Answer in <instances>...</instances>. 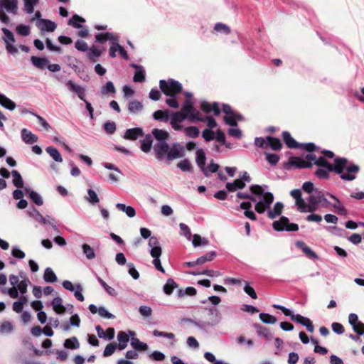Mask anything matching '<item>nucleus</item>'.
I'll return each mask as SVG.
<instances>
[{"instance_id": "61", "label": "nucleus", "mask_w": 364, "mask_h": 364, "mask_svg": "<svg viewBox=\"0 0 364 364\" xmlns=\"http://www.w3.org/2000/svg\"><path fill=\"white\" fill-rule=\"evenodd\" d=\"M153 335L155 337H165L168 339H174L175 335L173 333L162 332L158 330H154Z\"/></svg>"}, {"instance_id": "26", "label": "nucleus", "mask_w": 364, "mask_h": 364, "mask_svg": "<svg viewBox=\"0 0 364 364\" xmlns=\"http://www.w3.org/2000/svg\"><path fill=\"white\" fill-rule=\"evenodd\" d=\"M283 208L284 205L281 202L276 203L273 208L268 210V217L271 219L275 218L277 216L279 215L282 213Z\"/></svg>"}, {"instance_id": "49", "label": "nucleus", "mask_w": 364, "mask_h": 364, "mask_svg": "<svg viewBox=\"0 0 364 364\" xmlns=\"http://www.w3.org/2000/svg\"><path fill=\"white\" fill-rule=\"evenodd\" d=\"M85 20L78 16L77 14H75L72 18L69 20L68 23L72 25L73 27L80 28L82 27V25L80 23H84Z\"/></svg>"}, {"instance_id": "59", "label": "nucleus", "mask_w": 364, "mask_h": 364, "mask_svg": "<svg viewBox=\"0 0 364 364\" xmlns=\"http://www.w3.org/2000/svg\"><path fill=\"white\" fill-rule=\"evenodd\" d=\"M186 134L192 138H196L199 135V129L196 127H188L185 128Z\"/></svg>"}, {"instance_id": "19", "label": "nucleus", "mask_w": 364, "mask_h": 364, "mask_svg": "<svg viewBox=\"0 0 364 364\" xmlns=\"http://www.w3.org/2000/svg\"><path fill=\"white\" fill-rule=\"evenodd\" d=\"M143 130L139 127L128 129L124 133V138L129 140H135L143 136Z\"/></svg>"}, {"instance_id": "28", "label": "nucleus", "mask_w": 364, "mask_h": 364, "mask_svg": "<svg viewBox=\"0 0 364 364\" xmlns=\"http://www.w3.org/2000/svg\"><path fill=\"white\" fill-rule=\"evenodd\" d=\"M153 139L152 136L148 134L141 141V149L145 153H149L152 147Z\"/></svg>"}, {"instance_id": "60", "label": "nucleus", "mask_w": 364, "mask_h": 364, "mask_svg": "<svg viewBox=\"0 0 364 364\" xmlns=\"http://www.w3.org/2000/svg\"><path fill=\"white\" fill-rule=\"evenodd\" d=\"M98 314L101 317L106 318L108 319H112L115 317L112 314L109 313L104 306H100L98 308Z\"/></svg>"}, {"instance_id": "15", "label": "nucleus", "mask_w": 364, "mask_h": 364, "mask_svg": "<svg viewBox=\"0 0 364 364\" xmlns=\"http://www.w3.org/2000/svg\"><path fill=\"white\" fill-rule=\"evenodd\" d=\"M291 320L304 326L309 332H314V327L311 321L309 318L304 317L300 314H294V315L291 316Z\"/></svg>"}, {"instance_id": "1", "label": "nucleus", "mask_w": 364, "mask_h": 364, "mask_svg": "<svg viewBox=\"0 0 364 364\" xmlns=\"http://www.w3.org/2000/svg\"><path fill=\"white\" fill-rule=\"evenodd\" d=\"M316 165L333 171L344 181H353L359 171L358 166L349 162L345 158H337L334 160V164H329L323 156L317 159Z\"/></svg>"}, {"instance_id": "55", "label": "nucleus", "mask_w": 364, "mask_h": 364, "mask_svg": "<svg viewBox=\"0 0 364 364\" xmlns=\"http://www.w3.org/2000/svg\"><path fill=\"white\" fill-rule=\"evenodd\" d=\"M177 166L182 171H190L192 168L191 164L188 159L181 160L178 163Z\"/></svg>"}, {"instance_id": "62", "label": "nucleus", "mask_w": 364, "mask_h": 364, "mask_svg": "<svg viewBox=\"0 0 364 364\" xmlns=\"http://www.w3.org/2000/svg\"><path fill=\"white\" fill-rule=\"evenodd\" d=\"M224 121L225 122L226 124L230 126H237V121L235 113L226 114L224 117Z\"/></svg>"}, {"instance_id": "33", "label": "nucleus", "mask_w": 364, "mask_h": 364, "mask_svg": "<svg viewBox=\"0 0 364 364\" xmlns=\"http://www.w3.org/2000/svg\"><path fill=\"white\" fill-rule=\"evenodd\" d=\"M31 60L35 67L40 69L44 68L48 64V60L45 58H38L36 56H32L31 58Z\"/></svg>"}, {"instance_id": "50", "label": "nucleus", "mask_w": 364, "mask_h": 364, "mask_svg": "<svg viewBox=\"0 0 364 364\" xmlns=\"http://www.w3.org/2000/svg\"><path fill=\"white\" fill-rule=\"evenodd\" d=\"M64 346L67 348L77 349L80 347V344L77 338L73 337L65 341Z\"/></svg>"}, {"instance_id": "9", "label": "nucleus", "mask_w": 364, "mask_h": 364, "mask_svg": "<svg viewBox=\"0 0 364 364\" xmlns=\"http://www.w3.org/2000/svg\"><path fill=\"white\" fill-rule=\"evenodd\" d=\"M324 200V193L316 189L309 197V212L312 213L317 210V206Z\"/></svg>"}, {"instance_id": "35", "label": "nucleus", "mask_w": 364, "mask_h": 364, "mask_svg": "<svg viewBox=\"0 0 364 364\" xmlns=\"http://www.w3.org/2000/svg\"><path fill=\"white\" fill-rule=\"evenodd\" d=\"M255 328L257 333L259 336H262L268 341L272 339V335L267 328L259 325H255Z\"/></svg>"}, {"instance_id": "48", "label": "nucleus", "mask_w": 364, "mask_h": 364, "mask_svg": "<svg viewBox=\"0 0 364 364\" xmlns=\"http://www.w3.org/2000/svg\"><path fill=\"white\" fill-rule=\"evenodd\" d=\"M259 318L264 323L274 324L277 323V318L269 314L261 313L259 314Z\"/></svg>"}, {"instance_id": "22", "label": "nucleus", "mask_w": 364, "mask_h": 364, "mask_svg": "<svg viewBox=\"0 0 364 364\" xmlns=\"http://www.w3.org/2000/svg\"><path fill=\"white\" fill-rule=\"evenodd\" d=\"M117 348L120 350L125 349L129 342V335L124 331H119L117 333Z\"/></svg>"}, {"instance_id": "64", "label": "nucleus", "mask_w": 364, "mask_h": 364, "mask_svg": "<svg viewBox=\"0 0 364 364\" xmlns=\"http://www.w3.org/2000/svg\"><path fill=\"white\" fill-rule=\"evenodd\" d=\"M11 255L13 257L18 259H23L26 256L25 253L16 246L13 247L11 250Z\"/></svg>"}, {"instance_id": "29", "label": "nucleus", "mask_w": 364, "mask_h": 364, "mask_svg": "<svg viewBox=\"0 0 364 364\" xmlns=\"http://www.w3.org/2000/svg\"><path fill=\"white\" fill-rule=\"evenodd\" d=\"M225 186L228 191L233 192L237 189L244 188L245 187V183L240 179H236L232 183H227Z\"/></svg>"}, {"instance_id": "47", "label": "nucleus", "mask_w": 364, "mask_h": 364, "mask_svg": "<svg viewBox=\"0 0 364 364\" xmlns=\"http://www.w3.org/2000/svg\"><path fill=\"white\" fill-rule=\"evenodd\" d=\"M24 9L26 13L31 14L34 11V6L38 4V0H23Z\"/></svg>"}, {"instance_id": "21", "label": "nucleus", "mask_w": 364, "mask_h": 364, "mask_svg": "<svg viewBox=\"0 0 364 364\" xmlns=\"http://www.w3.org/2000/svg\"><path fill=\"white\" fill-rule=\"evenodd\" d=\"M21 137L26 144H31L38 141V136L28 131L27 129L21 130Z\"/></svg>"}, {"instance_id": "24", "label": "nucleus", "mask_w": 364, "mask_h": 364, "mask_svg": "<svg viewBox=\"0 0 364 364\" xmlns=\"http://www.w3.org/2000/svg\"><path fill=\"white\" fill-rule=\"evenodd\" d=\"M96 41L103 43L106 41H110L112 43L114 41H119V38L117 36H114L112 33H103L96 35L95 36Z\"/></svg>"}, {"instance_id": "5", "label": "nucleus", "mask_w": 364, "mask_h": 364, "mask_svg": "<svg viewBox=\"0 0 364 364\" xmlns=\"http://www.w3.org/2000/svg\"><path fill=\"white\" fill-rule=\"evenodd\" d=\"M159 87L161 91L167 96L175 97L176 95L182 91L181 84L173 79L168 80H161L159 81Z\"/></svg>"}, {"instance_id": "39", "label": "nucleus", "mask_w": 364, "mask_h": 364, "mask_svg": "<svg viewBox=\"0 0 364 364\" xmlns=\"http://www.w3.org/2000/svg\"><path fill=\"white\" fill-rule=\"evenodd\" d=\"M43 279H44L45 282H46L53 283V282H56L57 277L51 268L47 267L45 269Z\"/></svg>"}, {"instance_id": "4", "label": "nucleus", "mask_w": 364, "mask_h": 364, "mask_svg": "<svg viewBox=\"0 0 364 364\" xmlns=\"http://www.w3.org/2000/svg\"><path fill=\"white\" fill-rule=\"evenodd\" d=\"M5 11L12 14H16L18 11V0H0V20L4 23H9V18Z\"/></svg>"}, {"instance_id": "2", "label": "nucleus", "mask_w": 364, "mask_h": 364, "mask_svg": "<svg viewBox=\"0 0 364 364\" xmlns=\"http://www.w3.org/2000/svg\"><path fill=\"white\" fill-rule=\"evenodd\" d=\"M140 235L144 239L149 237L148 246L150 247V255L154 259L153 264L157 270L164 273L165 270L161 266L160 260V257L162 254V248L158 238L155 236L151 237V230L146 228H140Z\"/></svg>"}, {"instance_id": "56", "label": "nucleus", "mask_w": 364, "mask_h": 364, "mask_svg": "<svg viewBox=\"0 0 364 364\" xmlns=\"http://www.w3.org/2000/svg\"><path fill=\"white\" fill-rule=\"evenodd\" d=\"M215 255V252H210L208 254L198 258L196 259V263H198V265H200L205 263L207 261H211L213 259Z\"/></svg>"}, {"instance_id": "25", "label": "nucleus", "mask_w": 364, "mask_h": 364, "mask_svg": "<svg viewBox=\"0 0 364 364\" xmlns=\"http://www.w3.org/2000/svg\"><path fill=\"white\" fill-rule=\"evenodd\" d=\"M53 309L59 314H62L65 311V307L63 305V300L60 297H55L52 301Z\"/></svg>"}, {"instance_id": "58", "label": "nucleus", "mask_w": 364, "mask_h": 364, "mask_svg": "<svg viewBox=\"0 0 364 364\" xmlns=\"http://www.w3.org/2000/svg\"><path fill=\"white\" fill-rule=\"evenodd\" d=\"M16 32L21 36H27L30 34V27L24 24H19L16 26Z\"/></svg>"}, {"instance_id": "31", "label": "nucleus", "mask_w": 364, "mask_h": 364, "mask_svg": "<svg viewBox=\"0 0 364 364\" xmlns=\"http://www.w3.org/2000/svg\"><path fill=\"white\" fill-rule=\"evenodd\" d=\"M130 344L136 350H144V351H145V350H146L148 349L147 344L140 341L136 337L131 338Z\"/></svg>"}, {"instance_id": "53", "label": "nucleus", "mask_w": 364, "mask_h": 364, "mask_svg": "<svg viewBox=\"0 0 364 364\" xmlns=\"http://www.w3.org/2000/svg\"><path fill=\"white\" fill-rule=\"evenodd\" d=\"M14 326L9 321H4L0 326V333H10L13 331Z\"/></svg>"}, {"instance_id": "11", "label": "nucleus", "mask_w": 364, "mask_h": 364, "mask_svg": "<svg viewBox=\"0 0 364 364\" xmlns=\"http://www.w3.org/2000/svg\"><path fill=\"white\" fill-rule=\"evenodd\" d=\"M317 159L318 157L315 154L310 153L306 156L304 159L296 157L292 159L291 163L300 168L310 167L312 164H316Z\"/></svg>"}, {"instance_id": "45", "label": "nucleus", "mask_w": 364, "mask_h": 364, "mask_svg": "<svg viewBox=\"0 0 364 364\" xmlns=\"http://www.w3.org/2000/svg\"><path fill=\"white\" fill-rule=\"evenodd\" d=\"M27 213L29 216L32 217L36 220L40 221L41 223H45L44 217L39 213V211L34 207L30 208Z\"/></svg>"}, {"instance_id": "3", "label": "nucleus", "mask_w": 364, "mask_h": 364, "mask_svg": "<svg viewBox=\"0 0 364 364\" xmlns=\"http://www.w3.org/2000/svg\"><path fill=\"white\" fill-rule=\"evenodd\" d=\"M250 190L255 195L262 197V199L257 201L255 204V210L261 214L268 210L274 200L273 194L270 192H264V188L259 185L251 186Z\"/></svg>"}, {"instance_id": "52", "label": "nucleus", "mask_w": 364, "mask_h": 364, "mask_svg": "<svg viewBox=\"0 0 364 364\" xmlns=\"http://www.w3.org/2000/svg\"><path fill=\"white\" fill-rule=\"evenodd\" d=\"M196 294V289L194 287H188L185 289H178L177 295L178 297H183L185 295L193 296Z\"/></svg>"}, {"instance_id": "12", "label": "nucleus", "mask_w": 364, "mask_h": 364, "mask_svg": "<svg viewBox=\"0 0 364 364\" xmlns=\"http://www.w3.org/2000/svg\"><path fill=\"white\" fill-rule=\"evenodd\" d=\"M189 115L185 114L181 110L173 113L171 116L170 124L172 128L176 131H181L183 129V126L180 124L186 119H188Z\"/></svg>"}, {"instance_id": "44", "label": "nucleus", "mask_w": 364, "mask_h": 364, "mask_svg": "<svg viewBox=\"0 0 364 364\" xmlns=\"http://www.w3.org/2000/svg\"><path fill=\"white\" fill-rule=\"evenodd\" d=\"M267 144L273 149V150H278L282 147V143L281 141L274 137L268 136L267 138Z\"/></svg>"}, {"instance_id": "18", "label": "nucleus", "mask_w": 364, "mask_h": 364, "mask_svg": "<svg viewBox=\"0 0 364 364\" xmlns=\"http://www.w3.org/2000/svg\"><path fill=\"white\" fill-rule=\"evenodd\" d=\"M196 161L198 166L200 167V168L203 172V173L205 176H208L207 170L205 166V160H206L205 151L202 149H198L196 151Z\"/></svg>"}, {"instance_id": "40", "label": "nucleus", "mask_w": 364, "mask_h": 364, "mask_svg": "<svg viewBox=\"0 0 364 364\" xmlns=\"http://www.w3.org/2000/svg\"><path fill=\"white\" fill-rule=\"evenodd\" d=\"M11 175L13 177V183L18 188H21L23 187V182L21 174L16 170H13L11 171Z\"/></svg>"}, {"instance_id": "51", "label": "nucleus", "mask_w": 364, "mask_h": 364, "mask_svg": "<svg viewBox=\"0 0 364 364\" xmlns=\"http://www.w3.org/2000/svg\"><path fill=\"white\" fill-rule=\"evenodd\" d=\"M82 248L87 259H92L95 257V251L89 245L83 244Z\"/></svg>"}, {"instance_id": "30", "label": "nucleus", "mask_w": 364, "mask_h": 364, "mask_svg": "<svg viewBox=\"0 0 364 364\" xmlns=\"http://www.w3.org/2000/svg\"><path fill=\"white\" fill-rule=\"evenodd\" d=\"M153 117L155 120L161 122H168L169 119L168 110H157L153 114Z\"/></svg>"}, {"instance_id": "41", "label": "nucleus", "mask_w": 364, "mask_h": 364, "mask_svg": "<svg viewBox=\"0 0 364 364\" xmlns=\"http://www.w3.org/2000/svg\"><path fill=\"white\" fill-rule=\"evenodd\" d=\"M102 51L95 46H92L87 53V56L92 61H96L97 59L101 55Z\"/></svg>"}, {"instance_id": "16", "label": "nucleus", "mask_w": 364, "mask_h": 364, "mask_svg": "<svg viewBox=\"0 0 364 364\" xmlns=\"http://www.w3.org/2000/svg\"><path fill=\"white\" fill-rule=\"evenodd\" d=\"M156 158L162 159L165 155L167 156L169 150V145L166 141H159L154 147Z\"/></svg>"}, {"instance_id": "32", "label": "nucleus", "mask_w": 364, "mask_h": 364, "mask_svg": "<svg viewBox=\"0 0 364 364\" xmlns=\"http://www.w3.org/2000/svg\"><path fill=\"white\" fill-rule=\"evenodd\" d=\"M152 134L155 139L159 141H166V139L168 137V133L163 129H154L152 130Z\"/></svg>"}, {"instance_id": "27", "label": "nucleus", "mask_w": 364, "mask_h": 364, "mask_svg": "<svg viewBox=\"0 0 364 364\" xmlns=\"http://www.w3.org/2000/svg\"><path fill=\"white\" fill-rule=\"evenodd\" d=\"M46 151L50 155V156L56 162L62 163L63 157L58 150L53 146H48L46 149Z\"/></svg>"}, {"instance_id": "17", "label": "nucleus", "mask_w": 364, "mask_h": 364, "mask_svg": "<svg viewBox=\"0 0 364 364\" xmlns=\"http://www.w3.org/2000/svg\"><path fill=\"white\" fill-rule=\"evenodd\" d=\"M36 26L41 31L53 32L56 28L55 22L48 19H40L36 22Z\"/></svg>"}, {"instance_id": "23", "label": "nucleus", "mask_w": 364, "mask_h": 364, "mask_svg": "<svg viewBox=\"0 0 364 364\" xmlns=\"http://www.w3.org/2000/svg\"><path fill=\"white\" fill-rule=\"evenodd\" d=\"M0 105L11 111L14 110L16 107L14 102L1 93H0Z\"/></svg>"}, {"instance_id": "14", "label": "nucleus", "mask_w": 364, "mask_h": 364, "mask_svg": "<svg viewBox=\"0 0 364 364\" xmlns=\"http://www.w3.org/2000/svg\"><path fill=\"white\" fill-rule=\"evenodd\" d=\"M184 154V148L180 144H175L171 147L169 146V150L167 154V159L172 161L183 157Z\"/></svg>"}, {"instance_id": "63", "label": "nucleus", "mask_w": 364, "mask_h": 364, "mask_svg": "<svg viewBox=\"0 0 364 364\" xmlns=\"http://www.w3.org/2000/svg\"><path fill=\"white\" fill-rule=\"evenodd\" d=\"M134 81L136 82H142L145 80V75L144 73L143 68L136 70V72L134 74Z\"/></svg>"}, {"instance_id": "46", "label": "nucleus", "mask_w": 364, "mask_h": 364, "mask_svg": "<svg viewBox=\"0 0 364 364\" xmlns=\"http://www.w3.org/2000/svg\"><path fill=\"white\" fill-rule=\"evenodd\" d=\"M177 287L176 283L172 279H168L164 286V291L166 294H171L173 289Z\"/></svg>"}, {"instance_id": "57", "label": "nucleus", "mask_w": 364, "mask_h": 364, "mask_svg": "<svg viewBox=\"0 0 364 364\" xmlns=\"http://www.w3.org/2000/svg\"><path fill=\"white\" fill-rule=\"evenodd\" d=\"M116 348H117V344L116 343H109L105 348L103 355L105 357L110 356L114 353Z\"/></svg>"}, {"instance_id": "37", "label": "nucleus", "mask_w": 364, "mask_h": 364, "mask_svg": "<svg viewBox=\"0 0 364 364\" xmlns=\"http://www.w3.org/2000/svg\"><path fill=\"white\" fill-rule=\"evenodd\" d=\"M25 191L29 193V197L37 205H42L43 200L40 194L34 191H29L28 188H25Z\"/></svg>"}, {"instance_id": "7", "label": "nucleus", "mask_w": 364, "mask_h": 364, "mask_svg": "<svg viewBox=\"0 0 364 364\" xmlns=\"http://www.w3.org/2000/svg\"><path fill=\"white\" fill-rule=\"evenodd\" d=\"M277 231H297L299 226L296 223H290L287 217H282L279 220L274 221L272 224Z\"/></svg>"}, {"instance_id": "42", "label": "nucleus", "mask_w": 364, "mask_h": 364, "mask_svg": "<svg viewBox=\"0 0 364 364\" xmlns=\"http://www.w3.org/2000/svg\"><path fill=\"white\" fill-rule=\"evenodd\" d=\"M143 109V105L136 100L130 101L128 104V110L131 113H136Z\"/></svg>"}, {"instance_id": "43", "label": "nucleus", "mask_w": 364, "mask_h": 364, "mask_svg": "<svg viewBox=\"0 0 364 364\" xmlns=\"http://www.w3.org/2000/svg\"><path fill=\"white\" fill-rule=\"evenodd\" d=\"M192 244L194 247L205 246L209 244V242L206 238L201 237L200 235L195 234L193 236Z\"/></svg>"}, {"instance_id": "20", "label": "nucleus", "mask_w": 364, "mask_h": 364, "mask_svg": "<svg viewBox=\"0 0 364 364\" xmlns=\"http://www.w3.org/2000/svg\"><path fill=\"white\" fill-rule=\"evenodd\" d=\"M116 208L119 211L124 213L127 217L132 218L136 215L135 209L131 205H127L124 203H117Z\"/></svg>"}, {"instance_id": "34", "label": "nucleus", "mask_w": 364, "mask_h": 364, "mask_svg": "<svg viewBox=\"0 0 364 364\" xmlns=\"http://www.w3.org/2000/svg\"><path fill=\"white\" fill-rule=\"evenodd\" d=\"M283 139L289 148H296L299 147V144H298L291 136V134L287 132H283Z\"/></svg>"}, {"instance_id": "36", "label": "nucleus", "mask_w": 364, "mask_h": 364, "mask_svg": "<svg viewBox=\"0 0 364 364\" xmlns=\"http://www.w3.org/2000/svg\"><path fill=\"white\" fill-rule=\"evenodd\" d=\"M326 195L328 196L330 198H331L335 202L332 204V206L334 209L337 210L338 213L340 214H345L346 213V209L342 205L340 200L333 195L326 193Z\"/></svg>"}, {"instance_id": "8", "label": "nucleus", "mask_w": 364, "mask_h": 364, "mask_svg": "<svg viewBox=\"0 0 364 364\" xmlns=\"http://www.w3.org/2000/svg\"><path fill=\"white\" fill-rule=\"evenodd\" d=\"M2 32L4 35L3 40L6 44V50L11 54H16L18 53V49L15 46H14L16 41L13 33L6 28H2Z\"/></svg>"}, {"instance_id": "13", "label": "nucleus", "mask_w": 364, "mask_h": 364, "mask_svg": "<svg viewBox=\"0 0 364 364\" xmlns=\"http://www.w3.org/2000/svg\"><path fill=\"white\" fill-rule=\"evenodd\" d=\"M63 287L70 291H74V296L77 300L80 301H84L85 298L82 294V287L80 284H77L74 286L70 281L65 280L63 282Z\"/></svg>"}, {"instance_id": "10", "label": "nucleus", "mask_w": 364, "mask_h": 364, "mask_svg": "<svg viewBox=\"0 0 364 364\" xmlns=\"http://www.w3.org/2000/svg\"><path fill=\"white\" fill-rule=\"evenodd\" d=\"M290 195L295 199V204L297 206V209L301 213L309 212L308 203L301 198V191L300 189H294L290 192Z\"/></svg>"}, {"instance_id": "6", "label": "nucleus", "mask_w": 364, "mask_h": 364, "mask_svg": "<svg viewBox=\"0 0 364 364\" xmlns=\"http://www.w3.org/2000/svg\"><path fill=\"white\" fill-rule=\"evenodd\" d=\"M181 111L187 115H189L190 117H188V119L193 122V121H198V122H202L203 121V118L200 117V113L198 111H197L193 105V102L191 100H186L183 102V107L181 108Z\"/></svg>"}, {"instance_id": "38", "label": "nucleus", "mask_w": 364, "mask_h": 364, "mask_svg": "<svg viewBox=\"0 0 364 364\" xmlns=\"http://www.w3.org/2000/svg\"><path fill=\"white\" fill-rule=\"evenodd\" d=\"M85 199L92 205L97 204L100 201L97 194L94 190L91 188L87 190V196L85 198Z\"/></svg>"}, {"instance_id": "54", "label": "nucleus", "mask_w": 364, "mask_h": 364, "mask_svg": "<svg viewBox=\"0 0 364 364\" xmlns=\"http://www.w3.org/2000/svg\"><path fill=\"white\" fill-rule=\"evenodd\" d=\"M101 92L102 95H107L109 92L115 93L116 89L114 84L111 81H108L105 86L101 88Z\"/></svg>"}]
</instances>
